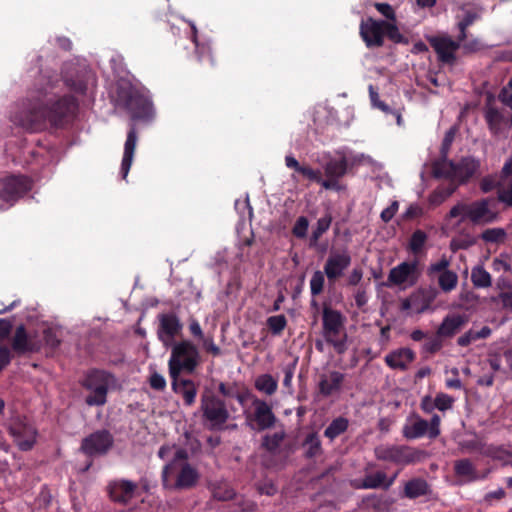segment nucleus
<instances>
[{
    "label": "nucleus",
    "instance_id": "62",
    "mask_svg": "<svg viewBox=\"0 0 512 512\" xmlns=\"http://www.w3.org/2000/svg\"><path fill=\"white\" fill-rule=\"evenodd\" d=\"M398 208H399V203L398 201H393L389 207H387L386 209H384L382 212H381V220L385 223H388L389 221L392 220V218L395 216V214L397 213L398 211Z\"/></svg>",
    "mask_w": 512,
    "mask_h": 512
},
{
    "label": "nucleus",
    "instance_id": "4",
    "mask_svg": "<svg viewBox=\"0 0 512 512\" xmlns=\"http://www.w3.org/2000/svg\"><path fill=\"white\" fill-rule=\"evenodd\" d=\"M171 356L168 362L169 375L175 378L182 372L193 374L201 364V355L198 347L190 340L172 343Z\"/></svg>",
    "mask_w": 512,
    "mask_h": 512
},
{
    "label": "nucleus",
    "instance_id": "15",
    "mask_svg": "<svg viewBox=\"0 0 512 512\" xmlns=\"http://www.w3.org/2000/svg\"><path fill=\"white\" fill-rule=\"evenodd\" d=\"M492 199L482 198L467 204V219L473 225H486L494 223L499 215L490 208Z\"/></svg>",
    "mask_w": 512,
    "mask_h": 512
},
{
    "label": "nucleus",
    "instance_id": "56",
    "mask_svg": "<svg viewBox=\"0 0 512 512\" xmlns=\"http://www.w3.org/2000/svg\"><path fill=\"white\" fill-rule=\"evenodd\" d=\"M298 173H300L303 177L309 179L310 181H321V172L319 170H314L307 165H302Z\"/></svg>",
    "mask_w": 512,
    "mask_h": 512
},
{
    "label": "nucleus",
    "instance_id": "25",
    "mask_svg": "<svg viewBox=\"0 0 512 512\" xmlns=\"http://www.w3.org/2000/svg\"><path fill=\"white\" fill-rule=\"evenodd\" d=\"M137 139L138 137L136 127L135 125H131L124 145V155L121 163V173L123 179L127 177L130 167L132 165Z\"/></svg>",
    "mask_w": 512,
    "mask_h": 512
},
{
    "label": "nucleus",
    "instance_id": "45",
    "mask_svg": "<svg viewBox=\"0 0 512 512\" xmlns=\"http://www.w3.org/2000/svg\"><path fill=\"white\" fill-rule=\"evenodd\" d=\"M507 233L503 228H488L484 230L480 238L486 243H501L504 242Z\"/></svg>",
    "mask_w": 512,
    "mask_h": 512
},
{
    "label": "nucleus",
    "instance_id": "9",
    "mask_svg": "<svg viewBox=\"0 0 512 512\" xmlns=\"http://www.w3.org/2000/svg\"><path fill=\"white\" fill-rule=\"evenodd\" d=\"M374 453L378 460L402 465L416 463L425 455L424 451L406 445H379Z\"/></svg>",
    "mask_w": 512,
    "mask_h": 512
},
{
    "label": "nucleus",
    "instance_id": "11",
    "mask_svg": "<svg viewBox=\"0 0 512 512\" xmlns=\"http://www.w3.org/2000/svg\"><path fill=\"white\" fill-rule=\"evenodd\" d=\"M31 188V181L26 176L11 175L0 179V200L13 205Z\"/></svg>",
    "mask_w": 512,
    "mask_h": 512
},
{
    "label": "nucleus",
    "instance_id": "3",
    "mask_svg": "<svg viewBox=\"0 0 512 512\" xmlns=\"http://www.w3.org/2000/svg\"><path fill=\"white\" fill-rule=\"evenodd\" d=\"M115 101L130 114L133 121L149 122L154 117L152 102L129 82L117 84Z\"/></svg>",
    "mask_w": 512,
    "mask_h": 512
},
{
    "label": "nucleus",
    "instance_id": "49",
    "mask_svg": "<svg viewBox=\"0 0 512 512\" xmlns=\"http://www.w3.org/2000/svg\"><path fill=\"white\" fill-rule=\"evenodd\" d=\"M286 325L287 319L284 315L271 316L267 319V326L274 335H279Z\"/></svg>",
    "mask_w": 512,
    "mask_h": 512
},
{
    "label": "nucleus",
    "instance_id": "31",
    "mask_svg": "<svg viewBox=\"0 0 512 512\" xmlns=\"http://www.w3.org/2000/svg\"><path fill=\"white\" fill-rule=\"evenodd\" d=\"M302 446L305 449L304 457L306 459H313L323 454L321 439L317 432L308 433Z\"/></svg>",
    "mask_w": 512,
    "mask_h": 512
},
{
    "label": "nucleus",
    "instance_id": "54",
    "mask_svg": "<svg viewBox=\"0 0 512 512\" xmlns=\"http://www.w3.org/2000/svg\"><path fill=\"white\" fill-rule=\"evenodd\" d=\"M297 361L298 359H295L292 363H289L282 368L284 373L283 385L288 389H290L292 386V379L296 369Z\"/></svg>",
    "mask_w": 512,
    "mask_h": 512
},
{
    "label": "nucleus",
    "instance_id": "1",
    "mask_svg": "<svg viewBox=\"0 0 512 512\" xmlns=\"http://www.w3.org/2000/svg\"><path fill=\"white\" fill-rule=\"evenodd\" d=\"M188 458L186 449L176 450L172 460L162 470L161 478L164 488L174 491L190 490L198 484L200 474L189 464Z\"/></svg>",
    "mask_w": 512,
    "mask_h": 512
},
{
    "label": "nucleus",
    "instance_id": "46",
    "mask_svg": "<svg viewBox=\"0 0 512 512\" xmlns=\"http://www.w3.org/2000/svg\"><path fill=\"white\" fill-rule=\"evenodd\" d=\"M426 240L427 234L424 231L419 229L414 231L409 240V249L414 254L419 253L424 247Z\"/></svg>",
    "mask_w": 512,
    "mask_h": 512
},
{
    "label": "nucleus",
    "instance_id": "38",
    "mask_svg": "<svg viewBox=\"0 0 512 512\" xmlns=\"http://www.w3.org/2000/svg\"><path fill=\"white\" fill-rule=\"evenodd\" d=\"M278 387L277 380L270 374H262L255 380V388L267 395H273Z\"/></svg>",
    "mask_w": 512,
    "mask_h": 512
},
{
    "label": "nucleus",
    "instance_id": "37",
    "mask_svg": "<svg viewBox=\"0 0 512 512\" xmlns=\"http://www.w3.org/2000/svg\"><path fill=\"white\" fill-rule=\"evenodd\" d=\"M12 349L18 355L24 354L29 350L28 336L23 325L17 327L12 340Z\"/></svg>",
    "mask_w": 512,
    "mask_h": 512
},
{
    "label": "nucleus",
    "instance_id": "7",
    "mask_svg": "<svg viewBox=\"0 0 512 512\" xmlns=\"http://www.w3.org/2000/svg\"><path fill=\"white\" fill-rule=\"evenodd\" d=\"M345 317L343 314L325 305L322 311L323 336L328 344H331L338 354L347 350V334L338 339L341 330L344 328Z\"/></svg>",
    "mask_w": 512,
    "mask_h": 512
},
{
    "label": "nucleus",
    "instance_id": "51",
    "mask_svg": "<svg viewBox=\"0 0 512 512\" xmlns=\"http://www.w3.org/2000/svg\"><path fill=\"white\" fill-rule=\"evenodd\" d=\"M454 398L445 393H438L434 400V406L440 411L451 409Z\"/></svg>",
    "mask_w": 512,
    "mask_h": 512
},
{
    "label": "nucleus",
    "instance_id": "13",
    "mask_svg": "<svg viewBox=\"0 0 512 512\" xmlns=\"http://www.w3.org/2000/svg\"><path fill=\"white\" fill-rule=\"evenodd\" d=\"M420 271L418 269V261L402 262L393 267L388 275L386 286L401 285L407 283L413 286L418 282Z\"/></svg>",
    "mask_w": 512,
    "mask_h": 512
},
{
    "label": "nucleus",
    "instance_id": "24",
    "mask_svg": "<svg viewBox=\"0 0 512 512\" xmlns=\"http://www.w3.org/2000/svg\"><path fill=\"white\" fill-rule=\"evenodd\" d=\"M413 420L403 426L402 434L408 439H417L427 435L429 437L428 421L421 418L418 414L413 413L410 417Z\"/></svg>",
    "mask_w": 512,
    "mask_h": 512
},
{
    "label": "nucleus",
    "instance_id": "63",
    "mask_svg": "<svg viewBox=\"0 0 512 512\" xmlns=\"http://www.w3.org/2000/svg\"><path fill=\"white\" fill-rule=\"evenodd\" d=\"M219 392L226 398H234L236 395L238 388L236 383L226 384L221 382L219 384Z\"/></svg>",
    "mask_w": 512,
    "mask_h": 512
},
{
    "label": "nucleus",
    "instance_id": "43",
    "mask_svg": "<svg viewBox=\"0 0 512 512\" xmlns=\"http://www.w3.org/2000/svg\"><path fill=\"white\" fill-rule=\"evenodd\" d=\"M457 283H458V275L451 270L444 271L438 277L439 287L444 292L452 291L457 286Z\"/></svg>",
    "mask_w": 512,
    "mask_h": 512
},
{
    "label": "nucleus",
    "instance_id": "48",
    "mask_svg": "<svg viewBox=\"0 0 512 512\" xmlns=\"http://www.w3.org/2000/svg\"><path fill=\"white\" fill-rule=\"evenodd\" d=\"M325 273L324 271L317 270L313 273L310 280V290L312 296H317L323 292L324 283H325Z\"/></svg>",
    "mask_w": 512,
    "mask_h": 512
},
{
    "label": "nucleus",
    "instance_id": "22",
    "mask_svg": "<svg viewBox=\"0 0 512 512\" xmlns=\"http://www.w3.org/2000/svg\"><path fill=\"white\" fill-rule=\"evenodd\" d=\"M172 379V390L176 394H180L183 397L184 403L187 406H191L195 403L197 395V387L194 381L190 379L180 378V375H175Z\"/></svg>",
    "mask_w": 512,
    "mask_h": 512
},
{
    "label": "nucleus",
    "instance_id": "58",
    "mask_svg": "<svg viewBox=\"0 0 512 512\" xmlns=\"http://www.w3.org/2000/svg\"><path fill=\"white\" fill-rule=\"evenodd\" d=\"M440 421V416L434 414L430 421L428 422L430 439H435L440 435Z\"/></svg>",
    "mask_w": 512,
    "mask_h": 512
},
{
    "label": "nucleus",
    "instance_id": "8",
    "mask_svg": "<svg viewBox=\"0 0 512 512\" xmlns=\"http://www.w3.org/2000/svg\"><path fill=\"white\" fill-rule=\"evenodd\" d=\"M111 379L112 375L103 370L92 369L87 372L81 381V385L90 392L85 398V403L88 406H103L106 404Z\"/></svg>",
    "mask_w": 512,
    "mask_h": 512
},
{
    "label": "nucleus",
    "instance_id": "27",
    "mask_svg": "<svg viewBox=\"0 0 512 512\" xmlns=\"http://www.w3.org/2000/svg\"><path fill=\"white\" fill-rule=\"evenodd\" d=\"M344 378V374L338 371H331L329 376L321 375L318 384L319 392L324 397L331 396L334 392L341 389Z\"/></svg>",
    "mask_w": 512,
    "mask_h": 512
},
{
    "label": "nucleus",
    "instance_id": "32",
    "mask_svg": "<svg viewBox=\"0 0 512 512\" xmlns=\"http://www.w3.org/2000/svg\"><path fill=\"white\" fill-rule=\"evenodd\" d=\"M386 479H387V475H386V473H384L382 471H378L374 474L366 475L360 485V488L377 489V488L383 487L385 490H387L394 482L395 476H393L389 480H386Z\"/></svg>",
    "mask_w": 512,
    "mask_h": 512
},
{
    "label": "nucleus",
    "instance_id": "40",
    "mask_svg": "<svg viewBox=\"0 0 512 512\" xmlns=\"http://www.w3.org/2000/svg\"><path fill=\"white\" fill-rule=\"evenodd\" d=\"M471 281L477 288H487L492 284L491 276L483 266H476L472 269Z\"/></svg>",
    "mask_w": 512,
    "mask_h": 512
},
{
    "label": "nucleus",
    "instance_id": "59",
    "mask_svg": "<svg viewBox=\"0 0 512 512\" xmlns=\"http://www.w3.org/2000/svg\"><path fill=\"white\" fill-rule=\"evenodd\" d=\"M369 92H370L371 101L375 107L379 108L380 110H382L385 113L392 112L391 108L385 102H383L379 99V95L376 91H374L372 85H370V87H369Z\"/></svg>",
    "mask_w": 512,
    "mask_h": 512
},
{
    "label": "nucleus",
    "instance_id": "26",
    "mask_svg": "<svg viewBox=\"0 0 512 512\" xmlns=\"http://www.w3.org/2000/svg\"><path fill=\"white\" fill-rule=\"evenodd\" d=\"M10 432L21 450L28 451L32 448V428L28 423L15 421L10 427Z\"/></svg>",
    "mask_w": 512,
    "mask_h": 512
},
{
    "label": "nucleus",
    "instance_id": "10",
    "mask_svg": "<svg viewBox=\"0 0 512 512\" xmlns=\"http://www.w3.org/2000/svg\"><path fill=\"white\" fill-rule=\"evenodd\" d=\"M114 445V437L106 429L97 430L86 436L80 446V450L87 456L106 455Z\"/></svg>",
    "mask_w": 512,
    "mask_h": 512
},
{
    "label": "nucleus",
    "instance_id": "18",
    "mask_svg": "<svg viewBox=\"0 0 512 512\" xmlns=\"http://www.w3.org/2000/svg\"><path fill=\"white\" fill-rule=\"evenodd\" d=\"M157 336L165 347L172 345L175 336L182 330V323L174 313H162L158 316Z\"/></svg>",
    "mask_w": 512,
    "mask_h": 512
},
{
    "label": "nucleus",
    "instance_id": "29",
    "mask_svg": "<svg viewBox=\"0 0 512 512\" xmlns=\"http://www.w3.org/2000/svg\"><path fill=\"white\" fill-rule=\"evenodd\" d=\"M430 493V486L423 478H413L405 483L402 497L416 499Z\"/></svg>",
    "mask_w": 512,
    "mask_h": 512
},
{
    "label": "nucleus",
    "instance_id": "23",
    "mask_svg": "<svg viewBox=\"0 0 512 512\" xmlns=\"http://www.w3.org/2000/svg\"><path fill=\"white\" fill-rule=\"evenodd\" d=\"M415 359V353L410 348H400L385 356V363L392 369L405 371L408 364Z\"/></svg>",
    "mask_w": 512,
    "mask_h": 512
},
{
    "label": "nucleus",
    "instance_id": "2",
    "mask_svg": "<svg viewBox=\"0 0 512 512\" xmlns=\"http://www.w3.org/2000/svg\"><path fill=\"white\" fill-rule=\"evenodd\" d=\"M78 106L77 99L72 95L49 99L45 103L34 101V130L39 121L53 127L64 126L75 117Z\"/></svg>",
    "mask_w": 512,
    "mask_h": 512
},
{
    "label": "nucleus",
    "instance_id": "53",
    "mask_svg": "<svg viewBox=\"0 0 512 512\" xmlns=\"http://www.w3.org/2000/svg\"><path fill=\"white\" fill-rule=\"evenodd\" d=\"M374 7L388 21L396 22V14L393 7L389 3L375 2Z\"/></svg>",
    "mask_w": 512,
    "mask_h": 512
},
{
    "label": "nucleus",
    "instance_id": "16",
    "mask_svg": "<svg viewBox=\"0 0 512 512\" xmlns=\"http://www.w3.org/2000/svg\"><path fill=\"white\" fill-rule=\"evenodd\" d=\"M385 20H376L372 17L360 23V36L368 48L382 47L384 45Z\"/></svg>",
    "mask_w": 512,
    "mask_h": 512
},
{
    "label": "nucleus",
    "instance_id": "28",
    "mask_svg": "<svg viewBox=\"0 0 512 512\" xmlns=\"http://www.w3.org/2000/svg\"><path fill=\"white\" fill-rule=\"evenodd\" d=\"M438 296V290L435 287L419 288L412 293V300L417 313H423L428 310L431 304Z\"/></svg>",
    "mask_w": 512,
    "mask_h": 512
},
{
    "label": "nucleus",
    "instance_id": "42",
    "mask_svg": "<svg viewBox=\"0 0 512 512\" xmlns=\"http://www.w3.org/2000/svg\"><path fill=\"white\" fill-rule=\"evenodd\" d=\"M485 120L489 126V129L493 133H497L500 129L503 116L496 107H489L485 108Z\"/></svg>",
    "mask_w": 512,
    "mask_h": 512
},
{
    "label": "nucleus",
    "instance_id": "64",
    "mask_svg": "<svg viewBox=\"0 0 512 512\" xmlns=\"http://www.w3.org/2000/svg\"><path fill=\"white\" fill-rule=\"evenodd\" d=\"M462 216V219L460 221H464L467 219V204L465 203H457L455 206H453L448 214L449 218H455L458 216Z\"/></svg>",
    "mask_w": 512,
    "mask_h": 512
},
{
    "label": "nucleus",
    "instance_id": "20",
    "mask_svg": "<svg viewBox=\"0 0 512 512\" xmlns=\"http://www.w3.org/2000/svg\"><path fill=\"white\" fill-rule=\"evenodd\" d=\"M10 120L15 125L22 127L28 132H32V103L30 99H25L16 103L10 114Z\"/></svg>",
    "mask_w": 512,
    "mask_h": 512
},
{
    "label": "nucleus",
    "instance_id": "47",
    "mask_svg": "<svg viewBox=\"0 0 512 512\" xmlns=\"http://www.w3.org/2000/svg\"><path fill=\"white\" fill-rule=\"evenodd\" d=\"M454 137H455V129L454 128H450L445 133V136H444V139L442 141L441 148H440V157L436 161H443V162H448L449 161L448 154H449L452 142L454 140Z\"/></svg>",
    "mask_w": 512,
    "mask_h": 512
},
{
    "label": "nucleus",
    "instance_id": "57",
    "mask_svg": "<svg viewBox=\"0 0 512 512\" xmlns=\"http://www.w3.org/2000/svg\"><path fill=\"white\" fill-rule=\"evenodd\" d=\"M202 346L204 350L213 356H219L221 354V349L217 346L212 337H204L201 340Z\"/></svg>",
    "mask_w": 512,
    "mask_h": 512
},
{
    "label": "nucleus",
    "instance_id": "30",
    "mask_svg": "<svg viewBox=\"0 0 512 512\" xmlns=\"http://www.w3.org/2000/svg\"><path fill=\"white\" fill-rule=\"evenodd\" d=\"M454 472L456 476L465 478L467 482L476 481L486 477V474L480 476L473 463L467 458L454 462Z\"/></svg>",
    "mask_w": 512,
    "mask_h": 512
},
{
    "label": "nucleus",
    "instance_id": "52",
    "mask_svg": "<svg viewBox=\"0 0 512 512\" xmlns=\"http://www.w3.org/2000/svg\"><path fill=\"white\" fill-rule=\"evenodd\" d=\"M309 221L305 216H300L292 229V233L297 238H304L307 235Z\"/></svg>",
    "mask_w": 512,
    "mask_h": 512
},
{
    "label": "nucleus",
    "instance_id": "33",
    "mask_svg": "<svg viewBox=\"0 0 512 512\" xmlns=\"http://www.w3.org/2000/svg\"><path fill=\"white\" fill-rule=\"evenodd\" d=\"M36 338H39L38 342H44L45 346L49 348L50 351L58 347L60 344V339L57 335V332L52 328H43L41 336L37 335V331L34 329V352L40 350V347L37 345Z\"/></svg>",
    "mask_w": 512,
    "mask_h": 512
},
{
    "label": "nucleus",
    "instance_id": "41",
    "mask_svg": "<svg viewBox=\"0 0 512 512\" xmlns=\"http://www.w3.org/2000/svg\"><path fill=\"white\" fill-rule=\"evenodd\" d=\"M387 36L389 40L394 43L408 44V38L400 33L395 22L386 21L384 23V37Z\"/></svg>",
    "mask_w": 512,
    "mask_h": 512
},
{
    "label": "nucleus",
    "instance_id": "39",
    "mask_svg": "<svg viewBox=\"0 0 512 512\" xmlns=\"http://www.w3.org/2000/svg\"><path fill=\"white\" fill-rule=\"evenodd\" d=\"M332 222V216L326 214L325 216L318 219L316 227L313 229L309 240V246L315 247L318 243L319 238L329 229Z\"/></svg>",
    "mask_w": 512,
    "mask_h": 512
},
{
    "label": "nucleus",
    "instance_id": "14",
    "mask_svg": "<svg viewBox=\"0 0 512 512\" xmlns=\"http://www.w3.org/2000/svg\"><path fill=\"white\" fill-rule=\"evenodd\" d=\"M427 40L435 50L439 62L448 65L455 64V53L463 42L459 41V37H457V40H452L449 36H431Z\"/></svg>",
    "mask_w": 512,
    "mask_h": 512
},
{
    "label": "nucleus",
    "instance_id": "5",
    "mask_svg": "<svg viewBox=\"0 0 512 512\" xmlns=\"http://www.w3.org/2000/svg\"><path fill=\"white\" fill-rule=\"evenodd\" d=\"M479 168L480 161L471 156L463 157L458 163L452 160L432 163V172L435 178H446L452 182L458 181L459 184L467 183L478 173Z\"/></svg>",
    "mask_w": 512,
    "mask_h": 512
},
{
    "label": "nucleus",
    "instance_id": "60",
    "mask_svg": "<svg viewBox=\"0 0 512 512\" xmlns=\"http://www.w3.org/2000/svg\"><path fill=\"white\" fill-rule=\"evenodd\" d=\"M235 493L232 489L217 487L213 490V497L219 501H228L233 499Z\"/></svg>",
    "mask_w": 512,
    "mask_h": 512
},
{
    "label": "nucleus",
    "instance_id": "50",
    "mask_svg": "<svg viewBox=\"0 0 512 512\" xmlns=\"http://www.w3.org/2000/svg\"><path fill=\"white\" fill-rule=\"evenodd\" d=\"M442 336H439L437 333L434 336L429 337L425 343L423 344V350L430 354H434L438 352L443 346Z\"/></svg>",
    "mask_w": 512,
    "mask_h": 512
},
{
    "label": "nucleus",
    "instance_id": "19",
    "mask_svg": "<svg viewBox=\"0 0 512 512\" xmlns=\"http://www.w3.org/2000/svg\"><path fill=\"white\" fill-rule=\"evenodd\" d=\"M137 484L130 480H115L108 484L107 492L112 501L127 505L134 497Z\"/></svg>",
    "mask_w": 512,
    "mask_h": 512
},
{
    "label": "nucleus",
    "instance_id": "55",
    "mask_svg": "<svg viewBox=\"0 0 512 512\" xmlns=\"http://www.w3.org/2000/svg\"><path fill=\"white\" fill-rule=\"evenodd\" d=\"M450 265L449 260L446 257H442L438 262L432 263L427 270L429 276H433L435 273H443L449 271L447 268Z\"/></svg>",
    "mask_w": 512,
    "mask_h": 512
},
{
    "label": "nucleus",
    "instance_id": "12",
    "mask_svg": "<svg viewBox=\"0 0 512 512\" xmlns=\"http://www.w3.org/2000/svg\"><path fill=\"white\" fill-rule=\"evenodd\" d=\"M254 412L247 416V425L256 431H264L274 427L277 418L272 408L264 401L258 398L253 400Z\"/></svg>",
    "mask_w": 512,
    "mask_h": 512
},
{
    "label": "nucleus",
    "instance_id": "6",
    "mask_svg": "<svg viewBox=\"0 0 512 512\" xmlns=\"http://www.w3.org/2000/svg\"><path fill=\"white\" fill-rule=\"evenodd\" d=\"M200 410L205 427L210 431L226 430V423L230 418L224 400L220 399L210 390H205L201 394Z\"/></svg>",
    "mask_w": 512,
    "mask_h": 512
},
{
    "label": "nucleus",
    "instance_id": "35",
    "mask_svg": "<svg viewBox=\"0 0 512 512\" xmlns=\"http://www.w3.org/2000/svg\"><path fill=\"white\" fill-rule=\"evenodd\" d=\"M347 166L348 164L345 157L341 159H331L324 166L325 175L328 178L339 179L345 175Z\"/></svg>",
    "mask_w": 512,
    "mask_h": 512
},
{
    "label": "nucleus",
    "instance_id": "21",
    "mask_svg": "<svg viewBox=\"0 0 512 512\" xmlns=\"http://www.w3.org/2000/svg\"><path fill=\"white\" fill-rule=\"evenodd\" d=\"M469 317L466 314H451L444 317L437 329V334L445 338H452L459 333L468 323Z\"/></svg>",
    "mask_w": 512,
    "mask_h": 512
},
{
    "label": "nucleus",
    "instance_id": "61",
    "mask_svg": "<svg viewBox=\"0 0 512 512\" xmlns=\"http://www.w3.org/2000/svg\"><path fill=\"white\" fill-rule=\"evenodd\" d=\"M149 384L154 390L162 391L166 387V380L161 374L154 372L150 376Z\"/></svg>",
    "mask_w": 512,
    "mask_h": 512
},
{
    "label": "nucleus",
    "instance_id": "17",
    "mask_svg": "<svg viewBox=\"0 0 512 512\" xmlns=\"http://www.w3.org/2000/svg\"><path fill=\"white\" fill-rule=\"evenodd\" d=\"M351 260V255L347 249L342 252L331 251L324 265V273L329 283L333 284L343 275L344 271L350 266Z\"/></svg>",
    "mask_w": 512,
    "mask_h": 512
},
{
    "label": "nucleus",
    "instance_id": "34",
    "mask_svg": "<svg viewBox=\"0 0 512 512\" xmlns=\"http://www.w3.org/2000/svg\"><path fill=\"white\" fill-rule=\"evenodd\" d=\"M286 438L284 430L276 432L274 434H265L261 440V448L275 455L279 449L281 443Z\"/></svg>",
    "mask_w": 512,
    "mask_h": 512
},
{
    "label": "nucleus",
    "instance_id": "44",
    "mask_svg": "<svg viewBox=\"0 0 512 512\" xmlns=\"http://www.w3.org/2000/svg\"><path fill=\"white\" fill-rule=\"evenodd\" d=\"M479 18V14L472 10H466L461 21L458 22L457 27L460 31L458 37L459 41H464L467 38L466 29Z\"/></svg>",
    "mask_w": 512,
    "mask_h": 512
},
{
    "label": "nucleus",
    "instance_id": "36",
    "mask_svg": "<svg viewBox=\"0 0 512 512\" xmlns=\"http://www.w3.org/2000/svg\"><path fill=\"white\" fill-rule=\"evenodd\" d=\"M349 427V421L345 417H337L331 421L324 431V436L330 440H334L341 434L347 431Z\"/></svg>",
    "mask_w": 512,
    "mask_h": 512
}]
</instances>
